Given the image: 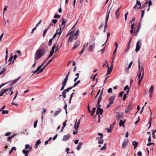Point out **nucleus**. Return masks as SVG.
Here are the masks:
<instances>
[{"instance_id": "f257e3e1", "label": "nucleus", "mask_w": 156, "mask_h": 156, "mask_svg": "<svg viewBox=\"0 0 156 156\" xmlns=\"http://www.w3.org/2000/svg\"><path fill=\"white\" fill-rule=\"evenodd\" d=\"M47 46L44 43H42L40 46L41 48L37 50L34 55L35 60H38L45 54L46 51L45 49Z\"/></svg>"}, {"instance_id": "f03ea898", "label": "nucleus", "mask_w": 156, "mask_h": 156, "mask_svg": "<svg viewBox=\"0 0 156 156\" xmlns=\"http://www.w3.org/2000/svg\"><path fill=\"white\" fill-rule=\"evenodd\" d=\"M147 4V2H146L142 6H141V3L140 1L137 0L136 4L133 6V9H138L140 8L143 9L144 8L146 7Z\"/></svg>"}, {"instance_id": "7ed1b4c3", "label": "nucleus", "mask_w": 156, "mask_h": 156, "mask_svg": "<svg viewBox=\"0 0 156 156\" xmlns=\"http://www.w3.org/2000/svg\"><path fill=\"white\" fill-rule=\"evenodd\" d=\"M138 62L139 70L137 75L139 78V80L141 79V76L142 73V75L141 76H144V69L142 65L141 67L140 66V62L139 60L138 61Z\"/></svg>"}, {"instance_id": "20e7f679", "label": "nucleus", "mask_w": 156, "mask_h": 156, "mask_svg": "<svg viewBox=\"0 0 156 156\" xmlns=\"http://www.w3.org/2000/svg\"><path fill=\"white\" fill-rule=\"evenodd\" d=\"M110 14V11L109 12H107L106 14L105 21V25L104 26V32L105 33L106 32V29L107 28V23L108 21V20L109 16Z\"/></svg>"}, {"instance_id": "39448f33", "label": "nucleus", "mask_w": 156, "mask_h": 156, "mask_svg": "<svg viewBox=\"0 0 156 156\" xmlns=\"http://www.w3.org/2000/svg\"><path fill=\"white\" fill-rule=\"evenodd\" d=\"M66 22L64 19L63 18L62 20L61 25H59L60 27V31H61L62 32L64 27L65 26V24Z\"/></svg>"}, {"instance_id": "423d86ee", "label": "nucleus", "mask_w": 156, "mask_h": 156, "mask_svg": "<svg viewBox=\"0 0 156 156\" xmlns=\"http://www.w3.org/2000/svg\"><path fill=\"white\" fill-rule=\"evenodd\" d=\"M69 75H67L63 80V81L62 82V87L60 89V90L62 91L64 89V88L65 87V86L66 84V83L67 82L68 78L69 77Z\"/></svg>"}, {"instance_id": "0eeeda50", "label": "nucleus", "mask_w": 156, "mask_h": 156, "mask_svg": "<svg viewBox=\"0 0 156 156\" xmlns=\"http://www.w3.org/2000/svg\"><path fill=\"white\" fill-rule=\"evenodd\" d=\"M133 108V105L132 103H130L129 104L127 107L125 111V113H127L131 111Z\"/></svg>"}, {"instance_id": "6e6552de", "label": "nucleus", "mask_w": 156, "mask_h": 156, "mask_svg": "<svg viewBox=\"0 0 156 156\" xmlns=\"http://www.w3.org/2000/svg\"><path fill=\"white\" fill-rule=\"evenodd\" d=\"M141 45V43L140 42V40H139L136 43V48L135 49V51L136 52H137L140 49Z\"/></svg>"}, {"instance_id": "1a4fd4ad", "label": "nucleus", "mask_w": 156, "mask_h": 156, "mask_svg": "<svg viewBox=\"0 0 156 156\" xmlns=\"http://www.w3.org/2000/svg\"><path fill=\"white\" fill-rule=\"evenodd\" d=\"M101 106L99 105L98 106H97V110L96 111V115H98L100 114V115H102L103 112V110L102 109L100 108Z\"/></svg>"}, {"instance_id": "9d476101", "label": "nucleus", "mask_w": 156, "mask_h": 156, "mask_svg": "<svg viewBox=\"0 0 156 156\" xmlns=\"http://www.w3.org/2000/svg\"><path fill=\"white\" fill-rule=\"evenodd\" d=\"M154 90V86H151L149 91V97L150 98H151L153 94V91Z\"/></svg>"}, {"instance_id": "9b49d317", "label": "nucleus", "mask_w": 156, "mask_h": 156, "mask_svg": "<svg viewBox=\"0 0 156 156\" xmlns=\"http://www.w3.org/2000/svg\"><path fill=\"white\" fill-rule=\"evenodd\" d=\"M128 142L129 140L128 139H126L124 140L122 145V147L123 149L125 148L126 147Z\"/></svg>"}, {"instance_id": "f8f14e48", "label": "nucleus", "mask_w": 156, "mask_h": 156, "mask_svg": "<svg viewBox=\"0 0 156 156\" xmlns=\"http://www.w3.org/2000/svg\"><path fill=\"white\" fill-rule=\"evenodd\" d=\"M69 89L67 88L66 89H65L64 91H63L62 92V94L60 95L59 96V97H61V96H62L64 98H65L66 97V92H68L69 91Z\"/></svg>"}, {"instance_id": "ddd939ff", "label": "nucleus", "mask_w": 156, "mask_h": 156, "mask_svg": "<svg viewBox=\"0 0 156 156\" xmlns=\"http://www.w3.org/2000/svg\"><path fill=\"white\" fill-rule=\"evenodd\" d=\"M53 26V25L51 24V23H50L49 26L47 27L46 29L43 31V35H42V36L43 37H44L46 35V33H47V31H48V30L49 29V28L51 26Z\"/></svg>"}, {"instance_id": "4468645a", "label": "nucleus", "mask_w": 156, "mask_h": 156, "mask_svg": "<svg viewBox=\"0 0 156 156\" xmlns=\"http://www.w3.org/2000/svg\"><path fill=\"white\" fill-rule=\"evenodd\" d=\"M115 99V96H111L109 98V102L110 104H112Z\"/></svg>"}, {"instance_id": "2eb2a0df", "label": "nucleus", "mask_w": 156, "mask_h": 156, "mask_svg": "<svg viewBox=\"0 0 156 156\" xmlns=\"http://www.w3.org/2000/svg\"><path fill=\"white\" fill-rule=\"evenodd\" d=\"M95 42H94L93 44L90 45L89 46L88 48L89 51L92 52L93 51L94 47L95 46Z\"/></svg>"}, {"instance_id": "dca6fc26", "label": "nucleus", "mask_w": 156, "mask_h": 156, "mask_svg": "<svg viewBox=\"0 0 156 156\" xmlns=\"http://www.w3.org/2000/svg\"><path fill=\"white\" fill-rule=\"evenodd\" d=\"M32 147H31L28 150L26 151L25 149H23L22 151L23 153L25 154V156H27L28 155L29 152L31 150Z\"/></svg>"}, {"instance_id": "f3484780", "label": "nucleus", "mask_w": 156, "mask_h": 156, "mask_svg": "<svg viewBox=\"0 0 156 156\" xmlns=\"http://www.w3.org/2000/svg\"><path fill=\"white\" fill-rule=\"evenodd\" d=\"M52 60V59H51L47 64L46 65L44 66L40 70L39 72L41 73L43 72L44 69L46 67V66L49 64Z\"/></svg>"}, {"instance_id": "a211bd4d", "label": "nucleus", "mask_w": 156, "mask_h": 156, "mask_svg": "<svg viewBox=\"0 0 156 156\" xmlns=\"http://www.w3.org/2000/svg\"><path fill=\"white\" fill-rule=\"evenodd\" d=\"M80 44V42L79 41H77L75 43L74 45L73 48V49H75L79 47Z\"/></svg>"}, {"instance_id": "6ab92c4d", "label": "nucleus", "mask_w": 156, "mask_h": 156, "mask_svg": "<svg viewBox=\"0 0 156 156\" xmlns=\"http://www.w3.org/2000/svg\"><path fill=\"white\" fill-rule=\"evenodd\" d=\"M55 45H56V44H55L52 47L51 50L50 52V54H49L50 55H51L52 56L53 55V54L54 53V49H55Z\"/></svg>"}, {"instance_id": "aec40b11", "label": "nucleus", "mask_w": 156, "mask_h": 156, "mask_svg": "<svg viewBox=\"0 0 156 156\" xmlns=\"http://www.w3.org/2000/svg\"><path fill=\"white\" fill-rule=\"evenodd\" d=\"M108 69L107 71V75L109 73H111L112 70V69L113 68V67H109V65L107 64Z\"/></svg>"}, {"instance_id": "412c9836", "label": "nucleus", "mask_w": 156, "mask_h": 156, "mask_svg": "<svg viewBox=\"0 0 156 156\" xmlns=\"http://www.w3.org/2000/svg\"><path fill=\"white\" fill-rule=\"evenodd\" d=\"M70 135L69 134L65 135L63 136V140L64 141H66L69 138V137H70Z\"/></svg>"}, {"instance_id": "4be33fe9", "label": "nucleus", "mask_w": 156, "mask_h": 156, "mask_svg": "<svg viewBox=\"0 0 156 156\" xmlns=\"http://www.w3.org/2000/svg\"><path fill=\"white\" fill-rule=\"evenodd\" d=\"M17 135V134L15 133L13 134V135H12L11 136L8 137L7 140L8 141H11V140L13 138L14 136H16Z\"/></svg>"}, {"instance_id": "5701e85b", "label": "nucleus", "mask_w": 156, "mask_h": 156, "mask_svg": "<svg viewBox=\"0 0 156 156\" xmlns=\"http://www.w3.org/2000/svg\"><path fill=\"white\" fill-rule=\"evenodd\" d=\"M61 112V109H59L57 111H55L54 112L53 115L55 117L59 113Z\"/></svg>"}, {"instance_id": "b1692460", "label": "nucleus", "mask_w": 156, "mask_h": 156, "mask_svg": "<svg viewBox=\"0 0 156 156\" xmlns=\"http://www.w3.org/2000/svg\"><path fill=\"white\" fill-rule=\"evenodd\" d=\"M20 78H21L20 76L19 77L17 78V79H16L15 80L13 81H12V82L11 83V84L12 85V84H14L15 83H16L17 82Z\"/></svg>"}, {"instance_id": "393cba45", "label": "nucleus", "mask_w": 156, "mask_h": 156, "mask_svg": "<svg viewBox=\"0 0 156 156\" xmlns=\"http://www.w3.org/2000/svg\"><path fill=\"white\" fill-rule=\"evenodd\" d=\"M40 69H40V67H38L35 71H33V74L37 73V74H39V73H40L39 71Z\"/></svg>"}, {"instance_id": "a878e982", "label": "nucleus", "mask_w": 156, "mask_h": 156, "mask_svg": "<svg viewBox=\"0 0 156 156\" xmlns=\"http://www.w3.org/2000/svg\"><path fill=\"white\" fill-rule=\"evenodd\" d=\"M102 99V97H99L98 98V99L97 101V104L96 105V106H98V105L101 106V105L100 104V102Z\"/></svg>"}, {"instance_id": "bb28decb", "label": "nucleus", "mask_w": 156, "mask_h": 156, "mask_svg": "<svg viewBox=\"0 0 156 156\" xmlns=\"http://www.w3.org/2000/svg\"><path fill=\"white\" fill-rule=\"evenodd\" d=\"M125 122V121L123 122L122 120H121L120 121V122L119 123V126H123V127L124 126V123Z\"/></svg>"}, {"instance_id": "cd10ccee", "label": "nucleus", "mask_w": 156, "mask_h": 156, "mask_svg": "<svg viewBox=\"0 0 156 156\" xmlns=\"http://www.w3.org/2000/svg\"><path fill=\"white\" fill-rule=\"evenodd\" d=\"M138 144V143L136 141L133 142V145L134 146V149L137 147Z\"/></svg>"}, {"instance_id": "c85d7f7f", "label": "nucleus", "mask_w": 156, "mask_h": 156, "mask_svg": "<svg viewBox=\"0 0 156 156\" xmlns=\"http://www.w3.org/2000/svg\"><path fill=\"white\" fill-rule=\"evenodd\" d=\"M131 39H132V37L129 40V42L128 43V47H127V49H126V51H125V52H126L127 51L129 50V45H130V43Z\"/></svg>"}, {"instance_id": "c756f323", "label": "nucleus", "mask_w": 156, "mask_h": 156, "mask_svg": "<svg viewBox=\"0 0 156 156\" xmlns=\"http://www.w3.org/2000/svg\"><path fill=\"white\" fill-rule=\"evenodd\" d=\"M102 138H100L98 141V144H103L104 142V140L102 139Z\"/></svg>"}, {"instance_id": "7c9ffc66", "label": "nucleus", "mask_w": 156, "mask_h": 156, "mask_svg": "<svg viewBox=\"0 0 156 156\" xmlns=\"http://www.w3.org/2000/svg\"><path fill=\"white\" fill-rule=\"evenodd\" d=\"M6 68H4L3 69V70H2L0 72V75H3V74H4L5 73V72L6 71Z\"/></svg>"}, {"instance_id": "2f4dec72", "label": "nucleus", "mask_w": 156, "mask_h": 156, "mask_svg": "<svg viewBox=\"0 0 156 156\" xmlns=\"http://www.w3.org/2000/svg\"><path fill=\"white\" fill-rule=\"evenodd\" d=\"M139 30L140 29H138V28H137V29L136 31L134 32V34L135 36H137L139 31Z\"/></svg>"}, {"instance_id": "473e14b6", "label": "nucleus", "mask_w": 156, "mask_h": 156, "mask_svg": "<svg viewBox=\"0 0 156 156\" xmlns=\"http://www.w3.org/2000/svg\"><path fill=\"white\" fill-rule=\"evenodd\" d=\"M41 143V141L40 140V139L38 140L36 142V145L35 146V147H36L37 148V145Z\"/></svg>"}, {"instance_id": "72a5a7b5", "label": "nucleus", "mask_w": 156, "mask_h": 156, "mask_svg": "<svg viewBox=\"0 0 156 156\" xmlns=\"http://www.w3.org/2000/svg\"><path fill=\"white\" fill-rule=\"evenodd\" d=\"M73 36H70L69 38L68 41L72 42L73 41Z\"/></svg>"}, {"instance_id": "f704fd0d", "label": "nucleus", "mask_w": 156, "mask_h": 156, "mask_svg": "<svg viewBox=\"0 0 156 156\" xmlns=\"http://www.w3.org/2000/svg\"><path fill=\"white\" fill-rule=\"evenodd\" d=\"M79 30H78L76 32V33L74 34V35L75 36H76V37L75 38V39H76L77 38V37L78 36L79 34Z\"/></svg>"}, {"instance_id": "c9c22d12", "label": "nucleus", "mask_w": 156, "mask_h": 156, "mask_svg": "<svg viewBox=\"0 0 156 156\" xmlns=\"http://www.w3.org/2000/svg\"><path fill=\"white\" fill-rule=\"evenodd\" d=\"M53 40V38H51L49 40L48 42V45L49 46H50L51 45Z\"/></svg>"}, {"instance_id": "e433bc0d", "label": "nucleus", "mask_w": 156, "mask_h": 156, "mask_svg": "<svg viewBox=\"0 0 156 156\" xmlns=\"http://www.w3.org/2000/svg\"><path fill=\"white\" fill-rule=\"evenodd\" d=\"M7 57H8V48H6V55H5V62L6 63L7 61Z\"/></svg>"}, {"instance_id": "4c0bfd02", "label": "nucleus", "mask_w": 156, "mask_h": 156, "mask_svg": "<svg viewBox=\"0 0 156 156\" xmlns=\"http://www.w3.org/2000/svg\"><path fill=\"white\" fill-rule=\"evenodd\" d=\"M144 11H145V9L141 11V17L140 19V20L141 21L142 19L144 16Z\"/></svg>"}, {"instance_id": "58836bf2", "label": "nucleus", "mask_w": 156, "mask_h": 156, "mask_svg": "<svg viewBox=\"0 0 156 156\" xmlns=\"http://www.w3.org/2000/svg\"><path fill=\"white\" fill-rule=\"evenodd\" d=\"M2 113L3 114H7L9 113V111L7 110H2Z\"/></svg>"}, {"instance_id": "ea45409f", "label": "nucleus", "mask_w": 156, "mask_h": 156, "mask_svg": "<svg viewBox=\"0 0 156 156\" xmlns=\"http://www.w3.org/2000/svg\"><path fill=\"white\" fill-rule=\"evenodd\" d=\"M106 143L105 144H104V146L103 147H102L101 149V150L102 151L104 150L106 148Z\"/></svg>"}, {"instance_id": "a19ab883", "label": "nucleus", "mask_w": 156, "mask_h": 156, "mask_svg": "<svg viewBox=\"0 0 156 156\" xmlns=\"http://www.w3.org/2000/svg\"><path fill=\"white\" fill-rule=\"evenodd\" d=\"M31 147H30V145L29 144H27L25 146V149L26 150H27L28 149H30Z\"/></svg>"}, {"instance_id": "79ce46f5", "label": "nucleus", "mask_w": 156, "mask_h": 156, "mask_svg": "<svg viewBox=\"0 0 156 156\" xmlns=\"http://www.w3.org/2000/svg\"><path fill=\"white\" fill-rule=\"evenodd\" d=\"M128 14V12H127L126 13L125 15V21H126L127 19V16Z\"/></svg>"}, {"instance_id": "37998d69", "label": "nucleus", "mask_w": 156, "mask_h": 156, "mask_svg": "<svg viewBox=\"0 0 156 156\" xmlns=\"http://www.w3.org/2000/svg\"><path fill=\"white\" fill-rule=\"evenodd\" d=\"M105 129L107 130L108 133H110L112 131V129H109L108 128H106Z\"/></svg>"}, {"instance_id": "c03bdc74", "label": "nucleus", "mask_w": 156, "mask_h": 156, "mask_svg": "<svg viewBox=\"0 0 156 156\" xmlns=\"http://www.w3.org/2000/svg\"><path fill=\"white\" fill-rule=\"evenodd\" d=\"M148 123L150 124L149 126V127L148 128L149 129L151 126V117H150V121Z\"/></svg>"}, {"instance_id": "a18cd8bd", "label": "nucleus", "mask_w": 156, "mask_h": 156, "mask_svg": "<svg viewBox=\"0 0 156 156\" xmlns=\"http://www.w3.org/2000/svg\"><path fill=\"white\" fill-rule=\"evenodd\" d=\"M115 15L116 16L115 18L116 19H118L119 17V13H117V12H115Z\"/></svg>"}, {"instance_id": "49530a36", "label": "nucleus", "mask_w": 156, "mask_h": 156, "mask_svg": "<svg viewBox=\"0 0 156 156\" xmlns=\"http://www.w3.org/2000/svg\"><path fill=\"white\" fill-rule=\"evenodd\" d=\"M133 63V62L132 61H131L130 63L129 64L128 66V68L127 69H129L131 67V65H132Z\"/></svg>"}, {"instance_id": "de8ad7c7", "label": "nucleus", "mask_w": 156, "mask_h": 156, "mask_svg": "<svg viewBox=\"0 0 156 156\" xmlns=\"http://www.w3.org/2000/svg\"><path fill=\"white\" fill-rule=\"evenodd\" d=\"M56 49L55 51V53H56L57 51L59 50L60 48H59L58 45H57L56 46H55Z\"/></svg>"}, {"instance_id": "09e8293b", "label": "nucleus", "mask_w": 156, "mask_h": 156, "mask_svg": "<svg viewBox=\"0 0 156 156\" xmlns=\"http://www.w3.org/2000/svg\"><path fill=\"white\" fill-rule=\"evenodd\" d=\"M108 93H112V88H110L108 89L107 91Z\"/></svg>"}, {"instance_id": "8fccbe9b", "label": "nucleus", "mask_w": 156, "mask_h": 156, "mask_svg": "<svg viewBox=\"0 0 156 156\" xmlns=\"http://www.w3.org/2000/svg\"><path fill=\"white\" fill-rule=\"evenodd\" d=\"M143 79V76L141 77V79L138 80V84L139 86H140L141 84L140 83Z\"/></svg>"}, {"instance_id": "3c124183", "label": "nucleus", "mask_w": 156, "mask_h": 156, "mask_svg": "<svg viewBox=\"0 0 156 156\" xmlns=\"http://www.w3.org/2000/svg\"><path fill=\"white\" fill-rule=\"evenodd\" d=\"M57 22V21L56 20H53L52 21V23H53L54 24H55Z\"/></svg>"}, {"instance_id": "603ef678", "label": "nucleus", "mask_w": 156, "mask_h": 156, "mask_svg": "<svg viewBox=\"0 0 156 156\" xmlns=\"http://www.w3.org/2000/svg\"><path fill=\"white\" fill-rule=\"evenodd\" d=\"M85 50V48L84 47H83L81 51L80 52L79 54H80V55H82V54L83 53Z\"/></svg>"}, {"instance_id": "864d4df0", "label": "nucleus", "mask_w": 156, "mask_h": 156, "mask_svg": "<svg viewBox=\"0 0 156 156\" xmlns=\"http://www.w3.org/2000/svg\"><path fill=\"white\" fill-rule=\"evenodd\" d=\"M60 17V15H55L54 16V18H59Z\"/></svg>"}, {"instance_id": "5fc2aeb1", "label": "nucleus", "mask_w": 156, "mask_h": 156, "mask_svg": "<svg viewBox=\"0 0 156 156\" xmlns=\"http://www.w3.org/2000/svg\"><path fill=\"white\" fill-rule=\"evenodd\" d=\"M115 123H113L110 125V129H112V128H113L114 125H115Z\"/></svg>"}, {"instance_id": "6e6d98bb", "label": "nucleus", "mask_w": 156, "mask_h": 156, "mask_svg": "<svg viewBox=\"0 0 156 156\" xmlns=\"http://www.w3.org/2000/svg\"><path fill=\"white\" fill-rule=\"evenodd\" d=\"M79 125H78L77 124V125H76V124H75V126H74L75 129H78L79 126Z\"/></svg>"}, {"instance_id": "4d7b16f0", "label": "nucleus", "mask_w": 156, "mask_h": 156, "mask_svg": "<svg viewBox=\"0 0 156 156\" xmlns=\"http://www.w3.org/2000/svg\"><path fill=\"white\" fill-rule=\"evenodd\" d=\"M124 93V92L123 91L121 92L120 93H119V97H122V95Z\"/></svg>"}, {"instance_id": "13d9d810", "label": "nucleus", "mask_w": 156, "mask_h": 156, "mask_svg": "<svg viewBox=\"0 0 156 156\" xmlns=\"http://www.w3.org/2000/svg\"><path fill=\"white\" fill-rule=\"evenodd\" d=\"M75 129V131H73V133L74 134H76L77 132H78V129Z\"/></svg>"}, {"instance_id": "bf43d9fd", "label": "nucleus", "mask_w": 156, "mask_h": 156, "mask_svg": "<svg viewBox=\"0 0 156 156\" xmlns=\"http://www.w3.org/2000/svg\"><path fill=\"white\" fill-rule=\"evenodd\" d=\"M12 53H11V57L9 59V62H10L12 60V58H13V56H12Z\"/></svg>"}, {"instance_id": "052dcab7", "label": "nucleus", "mask_w": 156, "mask_h": 156, "mask_svg": "<svg viewBox=\"0 0 156 156\" xmlns=\"http://www.w3.org/2000/svg\"><path fill=\"white\" fill-rule=\"evenodd\" d=\"M128 89H129L128 86V85H126L124 87V90L125 91L127 90H128Z\"/></svg>"}, {"instance_id": "680f3d73", "label": "nucleus", "mask_w": 156, "mask_h": 156, "mask_svg": "<svg viewBox=\"0 0 156 156\" xmlns=\"http://www.w3.org/2000/svg\"><path fill=\"white\" fill-rule=\"evenodd\" d=\"M127 98L126 95V94H124L123 96V101H124L126 100V98Z\"/></svg>"}, {"instance_id": "e2e57ef3", "label": "nucleus", "mask_w": 156, "mask_h": 156, "mask_svg": "<svg viewBox=\"0 0 156 156\" xmlns=\"http://www.w3.org/2000/svg\"><path fill=\"white\" fill-rule=\"evenodd\" d=\"M4 93L3 90H1L0 92V97L2 96L4 94Z\"/></svg>"}, {"instance_id": "0e129e2a", "label": "nucleus", "mask_w": 156, "mask_h": 156, "mask_svg": "<svg viewBox=\"0 0 156 156\" xmlns=\"http://www.w3.org/2000/svg\"><path fill=\"white\" fill-rule=\"evenodd\" d=\"M98 135L100 136L101 137L100 138H102L103 136V134L101 133H98Z\"/></svg>"}, {"instance_id": "69168bd1", "label": "nucleus", "mask_w": 156, "mask_h": 156, "mask_svg": "<svg viewBox=\"0 0 156 156\" xmlns=\"http://www.w3.org/2000/svg\"><path fill=\"white\" fill-rule=\"evenodd\" d=\"M148 6L150 7V6L151 5H152V2L151 0H150L148 2Z\"/></svg>"}, {"instance_id": "338daca9", "label": "nucleus", "mask_w": 156, "mask_h": 156, "mask_svg": "<svg viewBox=\"0 0 156 156\" xmlns=\"http://www.w3.org/2000/svg\"><path fill=\"white\" fill-rule=\"evenodd\" d=\"M67 122V120H66L64 122H63V127H65V126H66V122Z\"/></svg>"}, {"instance_id": "774afa93", "label": "nucleus", "mask_w": 156, "mask_h": 156, "mask_svg": "<svg viewBox=\"0 0 156 156\" xmlns=\"http://www.w3.org/2000/svg\"><path fill=\"white\" fill-rule=\"evenodd\" d=\"M137 155L139 156H141L142 155V153L140 151H139L137 153Z\"/></svg>"}]
</instances>
